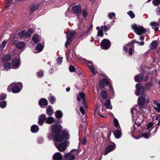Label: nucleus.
<instances>
[{"instance_id":"obj_3","label":"nucleus","mask_w":160,"mask_h":160,"mask_svg":"<svg viewBox=\"0 0 160 160\" xmlns=\"http://www.w3.org/2000/svg\"><path fill=\"white\" fill-rule=\"evenodd\" d=\"M55 142V146L61 152H62L65 150L68 145L69 144V142L68 141H65L62 142H60L63 140V139L61 141H57L56 140H54Z\"/></svg>"},{"instance_id":"obj_27","label":"nucleus","mask_w":160,"mask_h":160,"mask_svg":"<svg viewBox=\"0 0 160 160\" xmlns=\"http://www.w3.org/2000/svg\"><path fill=\"white\" fill-rule=\"evenodd\" d=\"M113 134L115 137L117 138H120L121 135V132L119 130H115L113 132Z\"/></svg>"},{"instance_id":"obj_55","label":"nucleus","mask_w":160,"mask_h":160,"mask_svg":"<svg viewBox=\"0 0 160 160\" xmlns=\"http://www.w3.org/2000/svg\"><path fill=\"white\" fill-rule=\"evenodd\" d=\"M43 74V72L41 71L38 72V77H40L42 76Z\"/></svg>"},{"instance_id":"obj_51","label":"nucleus","mask_w":160,"mask_h":160,"mask_svg":"<svg viewBox=\"0 0 160 160\" xmlns=\"http://www.w3.org/2000/svg\"><path fill=\"white\" fill-rule=\"evenodd\" d=\"M62 57H59L57 59V63L58 64H60L62 63Z\"/></svg>"},{"instance_id":"obj_38","label":"nucleus","mask_w":160,"mask_h":160,"mask_svg":"<svg viewBox=\"0 0 160 160\" xmlns=\"http://www.w3.org/2000/svg\"><path fill=\"white\" fill-rule=\"evenodd\" d=\"M46 113L49 116H51L52 114V111L51 107H49L47 108Z\"/></svg>"},{"instance_id":"obj_17","label":"nucleus","mask_w":160,"mask_h":160,"mask_svg":"<svg viewBox=\"0 0 160 160\" xmlns=\"http://www.w3.org/2000/svg\"><path fill=\"white\" fill-rule=\"evenodd\" d=\"M73 11L74 12L77 14L80 13L82 12V9L80 5H78L74 6L73 8Z\"/></svg>"},{"instance_id":"obj_34","label":"nucleus","mask_w":160,"mask_h":160,"mask_svg":"<svg viewBox=\"0 0 160 160\" xmlns=\"http://www.w3.org/2000/svg\"><path fill=\"white\" fill-rule=\"evenodd\" d=\"M54 119L53 118L49 117L47 118L46 122L47 123L50 124L54 122Z\"/></svg>"},{"instance_id":"obj_52","label":"nucleus","mask_w":160,"mask_h":160,"mask_svg":"<svg viewBox=\"0 0 160 160\" xmlns=\"http://www.w3.org/2000/svg\"><path fill=\"white\" fill-rule=\"evenodd\" d=\"M69 70L71 72H74L75 71L74 67L72 66H70L69 68Z\"/></svg>"},{"instance_id":"obj_32","label":"nucleus","mask_w":160,"mask_h":160,"mask_svg":"<svg viewBox=\"0 0 160 160\" xmlns=\"http://www.w3.org/2000/svg\"><path fill=\"white\" fill-rule=\"evenodd\" d=\"M96 29L98 31V36L102 37L103 34L102 29H101V28H100L99 27H97Z\"/></svg>"},{"instance_id":"obj_9","label":"nucleus","mask_w":160,"mask_h":160,"mask_svg":"<svg viewBox=\"0 0 160 160\" xmlns=\"http://www.w3.org/2000/svg\"><path fill=\"white\" fill-rule=\"evenodd\" d=\"M154 123L152 122H150L148 124L147 126V130H148V132L143 134L142 135V136L143 137L146 138H148L150 136V131L153 128V126L154 125Z\"/></svg>"},{"instance_id":"obj_8","label":"nucleus","mask_w":160,"mask_h":160,"mask_svg":"<svg viewBox=\"0 0 160 160\" xmlns=\"http://www.w3.org/2000/svg\"><path fill=\"white\" fill-rule=\"evenodd\" d=\"M75 32L73 31H69L68 32V34L67 37V41L65 43V46L67 47L69 43L71 42L73 39V36L75 34Z\"/></svg>"},{"instance_id":"obj_50","label":"nucleus","mask_w":160,"mask_h":160,"mask_svg":"<svg viewBox=\"0 0 160 160\" xmlns=\"http://www.w3.org/2000/svg\"><path fill=\"white\" fill-rule=\"evenodd\" d=\"M134 49L133 46L129 48V55H132L133 49Z\"/></svg>"},{"instance_id":"obj_33","label":"nucleus","mask_w":160,"mask_h":160,"mask_svg":"<svg viewBox=\"0 0 160 160\" xmlns=\"http://www.w3.org/2000/svg\"><path fill=\"white\" fill-rule=\"evenodd\" d=\"M56 117L57 118H60L62 117V113L60 111H57L55 113Z\"/></svg>"},{"instance_id":"obj_21","label":"nucleus","mask_w":160,"mask_h":160,"mask_svg":"<svg viewBox=\"0 0 160 160\" xmlns=\"http://www.w3.org/2000/svg\"><path fill=\"white\" fill-rule=\"evenodd\" d=\"M62 137L66 139H68L70 138V135L68 132L65 130H63L62 132V135H61Z\"/></svg>"},{"instance_id":"obj_49","label":"nucleus","mask_w":160,"mask_h":160,"mask_svg":"<svg viewBox=\"0 0 160 160\" xmlns=\"http://www.w3.org/2000/svg\"><path fill=\"white\" fill-rule=\"evenodd\" d=\"M88 14V12L86 11L85 9L83 10L82 12V15L84 18H86Z\"/></svg>"},{"instance_id":"obj_29","label":"nucleus","mask_w":160,"mask_h":160,"mask_svg":"<svg viewBox=\"0 0 160 160\" xmlns=\"http://www.w3.org/2000/svg\"><path fill=\"white\" fill-rule=\"evenodd\" d=\"M3 67L4 69L8 70L11 68V65L10 62H6L3 64Z\"/></svg>"},{"instance_id":"obj_12","label":"nucleus","mask_w":160,"mask_h":160,"mask_svg":"<svg viewBox=\"0 0 160 160\" xmlns=\"http://www.w3.org/2000/svg\"><path fill=\"white\" fill-rule=\"evenodd\" d=\"M77 100L78 101H80L81 99L82 100V103L83 106L85 108H87V106L85 102V94L82 92L79 93V95H77Z\"/></svg>"},{"instance_id":"obj_11","label":"nucleus","mask_w":160,"mask_h":160,"mask_svg":"<svg viewBox=\"0 0 160 160\" xmlns=\"http://www.w3.org/2000/svg\"><path fill=\"white\" fill-rule=\"evenodd\" d=\"M136 87L137 91L135 94L137 96L142 94L144 92V89L143 87L141 86V85L138 83L136 85Z\"/></svg>"},{"instance_id":"obj_39","label":"nucleus","mask_w":160,"mask_h":160,"mask_svg":"<svg viewBox=\"0 0 160 160\" xmlns=\"http://www.w3.org/2000/svg\"><path fill=\"white\" fill-rule=\"evenodd\" d=\"M157 46V42L156 41H154L152 42L150 45V48L154 49L156 48Z\"/></svg>"},{"instance_id":"obj_53","label":"nucleus","mask_w":160,"mask_h":160,"mask_svg":"<svg viewBox=\"0 0 160 160\" xmlns=\"http://www.w3.org/2000/svg\"><path fill=\"white\" fill-rule=\"evenodd\" d=\"M79 110L83 114H85V111L82 107H80Z\"/></svg>"},{"instance_id":"obj_63","label":"nucleus","mask_w":160,"mask_h":160,"mask_svg":"<svg viewBox=\"0 0 160 160\" xmlns=\"http://www.w3.org/2000/svg\"><path fill=\"white\" fill-rule=\"evenodd\" d=\"M7 2L9 3H12V0H8Z\"/></svg>"},{"instance_id":"obj_58","label":"nucleus","mask_w":160,"mask_h":160,"mask_svg":"<svg viewBox=\"0 0 160 160\" xmlns=\"http://www.w3.org/2000/svg\"><path fill=\"white\" fill-rule=\"evenodd\" d=\"M10 3H9V2H7V3H6V6H5V7L6 8H7L9 6V4Z\"/></svg>"},{"instance_id":"obj_28","label":"nucleus","mask_w":160,"mask_h":160,"mask_svg":"<svg viewBox=\"0 0 160 160\" xmlns=\"http://www.w3.org/2000/svg\"><path fill=\"white\" fill-rule=\"evenodd\" d=\"M31 129L32 132H36L38 131L39 128L37 125H34L31 127Z\"/></svg>"},{"instance_id":"obj_5","label":"nucleus","mask_w":160,"mask_h":160,"mask_svg":"<svg viewBox=\"0 0 160 160\" xmlns=\"http://www.w3.org/2000/svg\"><path fill=\"white\" fill-rule=\"evenodd\" d=\"M131 27L134 30L135 32L139 35L144 33L147 31L146 29L141 26H138L135 24H134L132 25Z\"/></svg>"},{"instance_id":"obj_13","label":"nucleus","mask_w":160,"mask_h":160,"mask_svg":"<svg viewBox=\"0 0 160 160\" xmlns=\"http://www.w3.org/2000/svg\"><path fill=\"white\" fill-rule=\"evenodd\" d=\"M145 96H142L138 99V103L140 108H144L145 106Z\"/></svg>"},{"instance_id":"obj_7","label":"nucleus","mask_w":160,"mask_h":160,"mask_svg":"<svg viewBox=\"0 0 160 160\" xmlns=\"http://www.w3.org/2000/svg\"><path fill=\"white\" fill-rule=\"evenodd\" d=\"M33 30L30 28L27 32L23 31L19 32L18 33L19 37L21 38L29 36L33 32Z\"/></svg>"},{"instance_id":"obj_16","label":"nucleus","mask_w":160,"mask_h":160,"mask_svg":"<svg viewBox=\"0 0 160 160\" xmlns=\"http://www.w3.org/2000/svg\"><path fill=\"white\" fill-rule=\"evenodd\" d=\"M53 160H62V156L60 152H56L53 156Z\"/></svg>"},{"instance_id":"obj_15","label":"nucleus","mask_w":160,"mask_h":160,"mask_svg":"<svg viewBox=\"0 0 160 160\" xmlns=\"http://www.w3.org/2000/svg\"><path fill=\"white\" fill-rule=\"evenodd\" d=\"M20 62L19 60L17 58L13 59L12 61V64L14 67V68H19Z\"/></svg>"},{"instance_id":"obj_14","label":"nucleus","mask_w":160,"mask_h":160,"mask_svg":"<svg viewBox=\"0 0 160 160\" xmlns=\"http://www.w3.org/2000/svg\"><path fill=\"white\" fill-rule=\"evenodd\" d=\"M116 145L114 144L110 145L107 147L105 150V152L104 153V155L107 154L108 153L113 151L115 148Z\"/></svg>"},{"instance_id":"obj_25","label":"nucleus","mask_w":160,"mask_h":160,"mask_svg":"<svg viewBox=\"0 0 160 160\" xmlns=\"http://www.w3.org/2000/svg\"><path fill=\"white\" fill-rule=\"evenodd\" d=\"M88 62V66L90 69L91 72L93 74H95L96 73V72L95 71L94 68H93L94 66L92 63L90 61H89Z\"/></svg>"},{"instance_id":"obj_6","label":"nucleus","mask_w":160,"mask_h":160,"mask_svg":"<svg viewBox=\"0 0 160 160\" xmlns=\"http://www.w3.org/2000/svg\"><path fill=\"white\" fill-rule=\"evenodd\" d=\"M99 86L101 88H103L106 84L109 86L110 92L113 93V91L112 86L111 85L110 80L109 79H102L99 81Z\"/></svg>"},{"instance_id":"obj_41","label":"nucleus","mask_w":160,"mask_h":160,"mask_svg":"<svg viewBox=\"0 0 160 160\" xmlns=\"http://www.w3.org/2000/svg\"><path fill=\"white\" fill-rule=\"evenodd\" d=\"M113 122L115 126L117 127L118 128H120L118 121L116 118H115L114 119Z\"/></svg>"},{"instance_id":"obj_48","label":"nucleus","mask_w":160,"mask_h":160,"mask_svg":"<svg viewBox=\"0 0 160 160\" xmlns=\"http://www.w3.org/2000/svg\"><path fill=\"white\" fill-rule=\"evenodd\" d=\"M6 97V95L4 93L0 95V100L5 99Z\"/></svg>"},{"instance_id":"obj_46","label":"nucleus","mask_w":160,"mask_h":160,"mask_svg":"<svg viewBox=\"0 0 160 160\" xmlns=\"http://www.w3.org/2000/svg\"><path fill=\"white\" fill-rule=\"evenodd\" d=\"M101 29H103L105 31H107L110 28V26H108L106 25L104 26H102L101 27Z\"/></svg>"},{"instance_id":"obj_31","label":"nucleus","mask_w":160,"mask_h":160,"mask_svg":"<svg viewBox=\"0 0 160 160\" xmlns=\"http://www.w3.org/2000/svg\"><path fill=\"white\" fill-rule=\"evenodd\" d=\"M48 101L47 100L44 98L41 99L39 102V105L41 106L46 105Z\"/></svg>"},{"instance_id":"obj_35","label":"nucleus","mask_w":160,"mask_h":160,"mask_svg":"<svg viewBox=\"0 0 160 160\" xmlns=\"http://www.w3.org/2000/svg\"><path fill=\"white\" fill-rule=\"evenodd\" d=\"M104 104L107 108L110 109H112V107L110 105V101L109 100H106Z\"/></svg>"},{"instance_id":"obj_56","label":"nucleus","mask_w":160,"mask_h":160,"mask_svg":"<svg viewBox=\"0 0 160 160\" xmlns=\"http://www.w3.org/2000/svg\"><path fill=\"white\" fill-rule=\"evenodd\" d=\"M156 12L158 14H160V8H158L157 10H156Z\"/></svg>"},{"instance_id":"obj_57","label":"nucleus","mask_w":160,"mask_h":160,"mask_svg":"<svg viewBox=\"0 0 160 160\" xmlns=\"http://www.w3.org/2000/svg\"><path fill=\"white\" fill-rule=\"evenodd\" d=\"M86 142V140L85 138H84L82 141V143L83 144H85Z\"/></svg>"},{"instance_id":"obj_59","label":"nucleus","mask_w":160,"mask_h":160,"mask_svg":"<svg viewBox=\"0 0 160 160\" xmlns=\"http://www.w3.org/2000/svg\"><path fill=\"white\" fill-rule=\"evenodd\" d=\"M124 50L126 52H128V48H127L126 47H124Z\"/></svg>"},{"instance_id":"obj_42","label":"nucleus","mask_w":160,"mask_h":160,"mask_svg":"<svg viewBox=\"0 0 160 160\" xmlns=\"http://www.w3.org/2000/svg\"><path fill=\"white\" fill-rule=\"evenodd\" d=\"M49 100L51 104H53L55 101V98L52 96H50L49 98Z\"/></svg>"},{"instance_id":"obj_24","label":"nucleus","mask_w":160,"mask_h":160,"mask_svg":"<svg viewBox=\"0 0 160 160\" xmlns=\"http://www.w3.org/2000/svg\"><path fill=\"white\" fill-rule=\"evenodd\" d=\"M16 45L17 48L21 49L25 47L26 44L24 42H21L17 43Z\"/></svg>"},{"instance_id":"obj_40","label":"nucleus","mask_w":160,"mask_h":160,"mask_svg":"<svg viewBox=\"0 0 160 160\" xmlns=\"http://www.w3.org/2000/svg\"><path fill=\"white\" fill-rule=\"evenodd\" d=\"M6 43L7 42L5 41H4L2 42V44H1L0 47V54L2 53V50L5 47Z\"/></svg>"},{"instance_id":"obj_61","label":"nucleus","mask_w":160,"mask_h":160,"mask_svg":"<svg viewBox=\"0 0 160 160\" xmlns=\"http://www.w3.org/2000/svg\"><path fill=\"white\" fill-rule=\"evenodd\" d=\"M139 44L140 45L142 46V45H143L144 44V42L142 41V42H140V43H139Z\"/></svg>"},{"instance_id":"obj_54","label":"nucleus","mask_w":160,"mask_h":160,"mask_svg":"<svg viewBox=\"0 0 160 160\" xmlns=\"http://www.w3.org/2000/svg\"><path fill=\"white\" fill-rule=\"evenodd\" d=\"M115 15L114 13H111L109 15V17L110 18H112Z\"/></svg>"},{"instance_id":"obj_45","label":"nucleus","mask_w":160,"mask_h":160,"mask_svg":"<svg viewBox=\"0 0 160 160\" xmlns=\"http://www.w3.org/2000/svg\"><path fill=\"white\" fill-rule=\"evenodd\" d=\"M39 6L38 5H32L31 7V9L32 10H35L38 8Z\"/></svg>"},{"instance_id":"obj_10","label":"nucleus","mask_w":160,"mask_h":160,"mask_svg":"<svg viewBox=\"0 0 160 160\" xmlns=\"http://www.w3.org/2000/svg\"><path fill=\"white\" fill-rule=\"evenodd\" d=\"M110 46V41L107 39L103 40L101 42V48L102 49H107Z\"/></svg>"},{"instance_id":"obj_43","label":"nucleus","mask_w":160,"mask_h":160,"mask_svg":"<svg viewBox=\"0 0 160 160\" xmlns=\"http://www.w3.org/2000/svg\"><path fill=\"white\" fill-rule=\"evenodd\" d=\"M128 15L131 18H133L135 17V15L133 12L132 11H129L127 12Z\"/></svg>"},{"instance_id":"obj_62","label":"nucleus","mask_w":160,"mask_h":160,"mask_svg":"<svg viewBox=\"0 0 160 160\" xmlns=\"http://www.w3.org/2000/svg\"><path fill=\"white\" fill-rule=\"evenodd\" d=\"M70 88H67L66 89V91L67 92H69L70 91Z\"/></svg>"},{"instance_id":"obj_22","label":"nucleus","mask_w":160,"mask_h":160,"mask_svg":"<svg viewBox=\"0 0 160 160\" xmlns=\"http://www.w3.org/2000/svg\"><path fill=\"white\" fill-rule=\"evenodd\" d=\"M64 158L66 160H74L75 158V156L70 153H68L64 156Z\"/></svg>"},{"instance_id":"obj_47","label":"nucleus","mask_w":160,"mask_h":160,"mask_svg":"<svg viewBox=\"0 0 160 160\" xmlns=\"http://www.w3.org/2000/svg\"><path fill=\"white\" fill-rule=\"evenodd\" d=\"M152 2L154 5L157 6L160 4V0H153Z\"/></svg>"},{"instance_id":"obj_30","label":"nucleus","mask_w":160,"mask_h":160,"mask_svg":"<svg viewBox=\"0 0 160 160\" xmlns=\"http://www.w3.org/2000/svg\"><path fill=\"white\" fill-rule=\"evenodd\" d=\"M32 40L34 42H37L40 40L39 35L38 34L34 35L32 37Z\"/></svg>"},{"instance_id":"obj_36","label":"nucleus","mask_w":160,"mask_h":160,"mask_svg":"<svg viewBox=\"0 0 160 160\" xmlns=\"http://www.w3.org/2000/svg\"><path fill=\"white\" fill-rule=\"evenodd\" d=\"M101 95L103 99H106L107 98V92L105 90L102 91L101 93Z\"/></svg>"},{"instance_id":"obj_19","label":"nucleus","mask_w":160,"mask_h":160,"mask_svg":"<svg viewBox=\"0 0 160 160\" xmlns=\"http://www.w3.org/2000/svg\"><path fill=\"white\" fill-rule=\"evenodd\" d=\"M150 25L155 31H157L159 26V25L158 23L154 22H151Z\"/></svg>"},{"instance_id":"obj_64","label":"nucleus","mask_w":160,"mask_h":160,"mask_svg":"<svg viewBox=\"0 0 160 160\" xmlns=\"http://www.w3.org/2000/svg\"><path fill=\"white\" fill-rule=\"evenodd\" d=\"M148 78L147 76L146 77L144 78V80L147 81L148 80Z\"/></svg>"},{"instance_id":"obj_18","label":"nucleus","mask_w":160,"mask_h":160,"mask_svg":"<svg viewBox=\"0 0 160 160\" xmlns=\"http://www.w3.org/2000/svg\"><path fill=\"white\" fill-rule=\"evenodd\" d=\"M46 119V117L45 114H42L39 116L38 118V124L40 125H42Z\"/></svg>"},{"instance_id":"obj_2","label":"nucleus","mask_w":160,"mask_h":160,"mask_svg":"<svg viewBox=\"0 0 160 160\" xmlns=\"http://www.w3.org/2000/svg\"><path fill=\"white\" fill-rule=\"evenodd\" d=\"M137 108L135 107L131 110V112L132 116L135 117L137 115L135 123L137 125H140L142 122L144 120V116L142 113L138 112Z\"/></svg>"},{"instance_id":"obj_44","label":"nucleus","mask_w":160,"mask_h":160,"mask_svg":"<svg viewBox=\"0 0 160 160\" xmlns=\"http://www.w3.org/2000/svg\"><path fill=\"white\" fill-rule=\"evenodd\" d=\"M6 105L7 103L5 101H2L0 102V107L2 108H4Z\"/></svg>"},{"instance_id":"obj_60","label":"nucleus","mask_w":160,"mask_h":160,"mask_svg":"<svg viewBox=\"0 0 160 160\" xmlns=\"http://www.w3.org/2000/svg\"><path fill=\"white\" fill-rule=\"evenodd\" d=\"M144 37L143 36H141L140 38V39L141 40H144Z\"/></svg>"},{"instance_id":"obj_4","label":"nucleus","mask_w":160,"mask_h":160,"mask_svg":"<svg viewBox=\"0 0 160 160\" xmlns=\"http://www.w3.org/2000/svg\"><path fill=\"white\" fill-rule=\"evenodd\" d=\"M19 86L21 87V88L22 86V84L20 82L17 83H12L8 86L7 90L9 92H10L12 90V92L14 93L18 92L20 91V89L19 87Z\"/></svg>"},{"instance_id":"obj_23","label":"nucleus","mask_w":160,"mask_h":160,"mask_svg":"<svg viewBox=\"0 0 160 160\" xmlns=\"http://www.w3.org/2000/svg\"><path fill=\"white\" fill-rule=\"evenodd\" d=\"M11 58V56L10 54H6L3 56L2 58V61L3 62H5L9 61Z\"/></svg>"},{"instance_id":"obj_26","label":"nucleus","mask_w":160,"mask_h":160,"mask_svg":"<svg viewBox=\"0 0 160 160\" xmlns=\"http://www.w3.org/2000/svg\"><path fill=\"white\" fill-rule=\"evenodd\" d=\"M143 78V75L142 74H140L136 76L134 78V80L136 82H139L142 80Z\"/></svg>"},{"instance_id":"obj_20","label":"nucleus","mask_w":160,"mask_h":160,"mask_svg":"<svg viewBox=\"0 0 160 160\" xmlns=\"http://www.w3.org/2000/svg\"><path fill=\"white\" fill-rule=\"evenodd\" d=\"M153 106L155 110L160 112V103L157 101L155 100L153 101Z\"/></svg>"},{"instance_id":"obj_1","label":"nucleus","mask_w":160,"mask_h":160,"mask_svg":"<svg viewBox=\"0 0 160 160\" xmlns=\"http://www.w3.org/2000/svg\"><path fill=\"white\" fill-rule=\"evenodd\" d=\"M62 129L61 126L58 124H53L52 127V133L49 134L48 138L50 139H53L57 141H61L63 138L59 134Z\"/></svg>"},{"instance_id":"obj_37","label":"nucleus","mask_w":160,"mask_h":160,"mask_svg":"<svg viewBox=\"0 0 160 160\" xmlns=\"http://www.w3.org/2000/svg\"><path fill=\"white\" fill-rule=\"evenodd\" d=\"M43 46L41 44L39 43L36 46V49L39 52H41L43 49Z\"/></svg>"}]
</instances>
